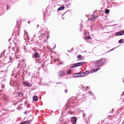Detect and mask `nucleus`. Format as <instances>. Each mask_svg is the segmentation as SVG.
<instances>
[{
  "instance_id": "obj_1",
  "label": "nucleus",
  "mask_w": 124,
  "mask_h": 124,
  "mask_svg": "<svg viewBox=\"0 0 124 124\" xmlns=\"http://www.w3.org/2000/svg\"><path fill=\"white\" fill-rule=\"evenodd\" d=\"M106 62L105 58L101 59L96 61L94 64L95 66L96 67L101 66L104 64Z\"/></svg>"
},
{
  "instance_id": "obj_2",
  "label": "nucleus",
  "mask_w": 124,
  "mask_h": 124,
  "mask_svg": "<svg viewBox=\"0 0 124 124\" xmlns=\"http://www.w3.org/2000/svg\"><path fill=\"white\" fill-rule=\"evenodd\" d=\"M86 62H83L73 64L71 66H70V67L71 68H72L75 67H76L78 66H81L84 64Z\"/></svg>"
},
{
  "instance_id": "obj_3",
  "label": "nucleus",
  "mask_w": 124,
  "mask_h": 124,
  "mask_svg": "<svg viewBox=\"0 0 124 124\" xmlns=\"http://www.w3.org/2000/svg\"><path fill=\"white\" fill-rule=\"evenodd\" d=\"M124 34V31L117 32L116 33L115 35L116 36L121 35Z\"/></svg>"
},
{
  "instance_id": "obj_4",
  "label": "nucleus",
  "mask_w": 124,
  "mask_h": 124,
  "mask_svg": "<svg viewBox=\"0 0 124 124\" xmlns=\"http://www.w3.org/2000/svg\"><path fill=\"white\" fill-rule=\"evenodd\" d=\"M71 119L72 124H76L77 121V118L74 117H71Z\"/></svg>"
},
{
  "instance_id": "obj_5",
  "label": "nucleus",
  "mask_w": 124,
  "mask_h": 124,
  "mask_svg": "<svg viewBox=\"0 0 124 124\" xmlns=\"http://www.w3.org/2000/svg\"><path fill=\"white\" fill-rule=\"evenodd\" d=\"M34 57L35 58H38L40 57V54L37 52L34 53Z\"/></svg>"
},
{
  "instance_id": "obj_6",
  "label": "nucleus",
  "mask_w": 124,
  "mask_h": 124,
  "mask_svg": "<svg viewBox=\"0 0 124 124\" xmlns=\"http://www.w3.org/2000/svg\"><path fill=\"white\" fill-rule=\"evenodd\" d=\"M65 74L64 71H59V76L60 77H62Z\"/></svg>"
},
{
  "instance_id": "obj_7",
  "label": "nucleus",
  "mask_w": 124,
  "mask_h": 124,
  "mask_svg": "<svg viewBox=\"0 0 124 124\" xmlns=\"http://www.w3.org/2000/svg\"><path fill=\"white\" fill-rule=\"evenodd\" d=\"M23 84L24 85L28 87H30V86H31V85L27 82H24Z\"/></svg>"
},
{
  "instance_id": "obj_8",
  "label": "nucleus",
  "mask_w": 124,
  "mask_h": 124,
  "mask_svg": "<svg viewBox=\"0 0 124 124\" xmlns=\"http://www.w3.org/2000/svg\"><path fill=\"white\" fill-rule=\"evenodd\" d=\"M38 100V98L36 96H34L33 97V100L34 101H37Z\"/></svg>"
},
{
  "instance_id": "obj_9",
  "label": "nucleus",
  "mask_w": 124,
  "mask_h": 124,
  "mask_svg": "<svg viewBox=\"0 0 124 124\" xmlns=\"http://www.w3.org/2000/svg\"><path fill=\"white\" fill-rule=\"evenodd\" d=\"M64 6L60 7L58 9L57 11H61L62 10H63L64 9Z\"/></svg>"
},
{
  "instance_id": "obj_10",
  "label": "nucleus",
  "mask_w": 124,
  "mask_h": 124,
  "mask_svg": "<svg viewBox=\"0 0 124 124\" xmlns=\"http://www.w3.org/2000/svg\"><path fill=\"white\" fill-rule=\"evenodd\" d=\"M29 121H26L23 122H22L20 124H29Z\"/></svg>"
},
{
  "instance_id": "obj_11",
  "label": "nucleus",
  "mask_w": 124,
  "mask_h": 124,
  "mask_svg": "<svg viewBox=\"0 0 124 124\" xmlns=\"http://www.w3.org/2000/svg\"><path fill=\"white\" fill-rule=\"evenodd\" d=\"M97 17L98 16H93L92 18L90 19V20H94L97 18Z\"/></svg>"
},
{
  "instance_id": "obj_12",
  "label": "nucleus",
  "mask_w": 124,
  "mask_h": 124,
  "mask_svg": "<svg viewBox=\"0 0 124 124\" xmlns=\"http://www.w3.org/2000/svg\"><path fill=\"white\" fill-rule=\"evenodd\" d=\"M124 43V40L122 39H120L119 41V43L120 44H122Z\"/></svg>"
},
{
  "instance_id": "obj_13",
  "label": "nucleus",
  "mask_w": 124,
  "mask_h": 124,
  "mask_svg": "<svg viewBox=\"0 0 124 124\" xmlns=\"http://www.w3.org/2000/svg\"><path fill=\"white\" fill-rule=\"evenodd\" d=\"M78 73H76L73 74V77H78Z\"/></svg>"
},
{
  "instance_id": "obj_14",
  "label": "nucleus",
  "mask_w": 124,
  "mask_h": 124,
  "mask_svg": "<svg viewBox=\"0 0 124 124\" xmlns=\"http://www.w3.org/2000/svg\"><path fill=\"white\" fill-rule=\"evenodd\" d=\"M5 81H2L1 82V84H2V85L1 86V87L2 88H4V83Z\"/></svg>"
},
{
  "instance_id": "obj_15",
  "label": "nucleus",
  "mask_w": 124,
  "mask_h": 124,
  "mask_svg": "<svg viewBox=\"0 0 124 124\" xmlns=\"http://www.w3.org/2000/svg\"><path fill=\"white\" fill-rule=\"evenodd\" d=\"M84 39H91V38L90 36H88V37H86L84 38Z\"/></svg>"
},
{
  "instance_id": "obj_16",
  "label": "nucleus",
  "mask_w": 124,
  "mask_h": 124,
  "mask_svg": "<svg viewBox=\"0 0 124 124\" xmlns=\"http://www.w3.org/2000/svg\"><path fill=\"white\" fill-rule=\"evenodd\" d=\"M71 72V70H68L67 72V74H70Z\"/></svg>"
},
{
  "instance_id": "obj_17",
  "label": "nucleus",
  "mask_w": 124,
  "mask_h": 124,
  "mask_svg": "<svg viewBox=\"0 0 124 124\" xmlns=\"http://www.w3.org/2000/svg\"><path fill=\"white\" fill-rule=\"evenodd\" d=\"M105 13L106 14H108L109 13V11L108 9H106L105 10Z\"/></svg>"
},
{
  "instance_id": "obj_18",
  "label": "nucleus",
  "mask_w": 124,
  "mask_h": 124,
  "mask_svg": "<svg viewBox=\"0 0 124 124\" xmlns=\"http://www.w3.org/2000/svg\"><path fill=\"white\" fill-rule=\"evenodd\" d=\"M18 95L20 97H21L23 96L22 93H19L18 94Z\"/></svg>"
},
{
  "instance_id": "obj_19",
  "label": "nucleus",
  "mask_w": 124,
  "mask_h": 124,
  "mask_svg": "<svg viewBox=\"0 0 124 124\" xmlns=\"http://www.w3.org/2000/svg\"><path fill=\"white\" fill-rule=\"evenodd\" d=\"M81 75L82 77L85 76L84 72L81 73Z\"/></svg>"
},
{
  "instance_id": "obj_20",
  "label": "nucleus",
  "mask_w": 124,
  "mask_h": 124,
  "mask_svg": "<svg viewBox=\"0 0 124 124\" xmlns=\"http://www.w3.org/2000/svg\"><path fill=\"white\" fill-rule=\"evenodd\" d=\"M101 69L100 67H99L97 68L94 69V70H95V71H97L98 70H99Z\"/></svg>"
},
{
  "instance_id": "obj_21",
  "label": "nucleus",
  "mask_w": 124,
  "mask_h": 124,
  "mask_svg": "<svg viewBox=\"0 0 124 124\" xmlns=\"http://www.w3.org/2000/svg\"><path fill=\"white\" fill-rule=\"evenodd\" d=\"M78 77H82L81 75V73H78Z\"/></svg>"
},
{
  "instance_id": "obj_22",
  "label": "nucleus",
  "mask_w": 124,
  "mask_h": 124,
  "mask_svg": "<svg viewBox=\"0 0 124 124\" xmlns=\"http://www.w3.org/2000/svg\"><path fill=\"white\" fill-rule=\"evenodd\" d=\"M85 74V76H86V75H87V74H88L89 73V72L88 71H85V72H84Z\"/></svg>"
},
{
  "instance_id": "obj_23",
  "label": "nucleus",
  "mask_w": 124,
  "mask_h": 124,
  "mask_svg": "<svg viewBox=\"0 0 124 124\" xmlns=\"http://www.w3.org/2000/svg\"><path fill=\"white\" fill-rule=\"evenodd\" d=\"M95 70H94V69L92 70L90 72H91V73H93L94 72H95Z\"/></svg>"
},
{
  "instance_id": "obj_24",
  "label": "nucleus",
  "mask_w": 124,
  "mask_h": 124,
  "mask_svg": "<svg viewBox=\"0 0 124 124\" xmlns=\"http://www.w3.org/2000/svg\"><path fill=\"white\" fill-rule=\"evenodd\" d=\"M81 57H82L81 55H78V58H81Z\"/></svg>"
},
{
  "instance_id": "obj_25",
  "label": "nucleus",
  "mask_w": 124,
  "mask_h": 124,
  "mask_svg": "<svg viewBox=\"0 0 124 124\" xmlns=\"http://www.w3.org/2000/svg\"><path fill=\"white\" fill-rule=\"evenodd\" d=\"M88 93H89L90 95H93V94L92 93H91V92H89Z\"/></svg>"
},
{
  "instance_id": "obj_26",
  "label": "nucleus",
  "mask_w": 124,
  "mask_h": 124,
  "mask_svg": "<svg viewBox=\"0 0 124 124\" xmlns=\"http://www.w3.org/2000/svg\"><path fill=\"white\" fill-rule=\"evenodd\" d=\"M9 7V6H8V5L7 6V10H8Z\"/></svg>"
},
{
  "instance_id": "obj_27",
  "label": "nucleus",
  "mask_w": 124,
  "mask_h": 124,
  "mask_svg": "<svg viewBox=\"0 0 124 124\" xmlns=\"http://www.w3.org/2000/svg\"><path fill=\"white\" fill-rule=\"evenodd\" d=\"M80 26L81 28H82L83 27L82 25L81 24L80 25Z\"/></svg>"
},
{
  "instance_id": "obj_28",
  "label": "nucleus",
  "mask_w": 124,
  "mask_h": 124,
  "mask_svg": "<svg viewBox=\"0 0 124 124\" xmlns=\"http://www.w3.org/2000/svg\"><path fill=\"white\" fill-rule=\"evenodd\" d=\"M56 46L55 45L54 46L53 48H55L56 47Z\"/></svg>"
},
{
  "instance_id": "obj_29",
  "label": "nucleus",
  "mask_w": 124,
  "mask_h": 124,
  "mask_svg": "<svg viewBox=\"0 0 124 124\" xmlns=\"http://www.w3.org/2000/svg\"><path fill=\"white\" fill-rule=\"evenodd\" d=\"M67 90H65V93H67Z\"/></svg>"
},
{
  "instance_id": "obj_30",
  "label": "nucleus",
  "mask_w": 124,
  "mask_h": 124,
  "mask_svg": "<svg viewBox=\"0 0 124 124\" xmlns=\"http://www.w3.org/2000/svg\"><path fill=\"white\" fill-rule=\"evenodd\" d=\"M28 23H30V21H28Z\"/></svg>"
},
{
  "instance_id": "obj_31",
  "label": "nucleus",
  "mask_w": 124,
  "mask_h": 124,
  "mask_svg": "<svg viewBox=\"0 0 124 124\" xmlns=\"http://www.w3.org/2000/svg\"><path fill=\"white\" fill-rule=\"evenodd\" d=\"M7 100V99H6V98H5V99H4V101H5L6 100Z\"/></svg>"
},
{
  "instance_id": "obj_32",
  "label": "nucleus",
  "mask_w": 124,
  "mask_h": 124,
  "mask_svg": "<svg viewBox=\"0 0 124 124\" xmlns=\"http://www.w3.org/2000/svg\"><path fill=\"white\" fill-rule=\"evenodd\" d=\"M27 113V112L26 111H25L24 112V114H25L26 113Z\"/></svg>"
},
{
  "instance_id": "obj_33",
  "label": "nucleus",
  "mask_w": 124,
  "mask_h": 124,
  "mask_svg": "<svg viewBox=\"0 0 124 124\" xmlns=\"http://www.w3.org/2000/svg\"><path fill=\"white\" fill-rule=\"evenodd\" d=\"M49 38V35L47 37V39H48Z\"/></svg>"
},
{
  "instance_id": "obj_34",
  "label": "nucleus",
  "mask_w": 124,
  "mask_h": 124,
  "mask_svg": "<svg viewBox=\"0 0 124 124\" xmlns=\"http://www.w3.org/2000/svg\"><path fill=\"white\" fill-rule=\"evenodd\" d=\"M85 116V115L83 114V117H84V118H84Z\"/></svg>"
},
{
  "instance_id": "obj_35",
  "label": "nucleus",
  "mask_w": 124,
  "mask_h": 124,
  "mask_svg": "<svg viewBox=\"0 0 124 124\" xmlns=\"http://www.w3.org/2000/svg\"><path fill=\"white\" fill-rule=\"evenodd\" d=\"M3 72V71H0V74Z\"/></svg>"
},
{
  "instance_id": "obj_36",
  "label": "nucleus",
  "mask_w": 124,
  "mask_h": 124,
  "mask_svg": "<svg viewBox=\"0 0 124 124\" xmlns=\"http://www.w3.org/2000/svg\"><path fill=\"white\" fill-rule=\"evenodd\" d=\"M116 25V24H115V25H112V26H115V25Z\"/></svg>"
},
{
  "instance_id": "obj_37",
  "label": "nucleus",
  "mask_w": 124,
  "mask_h": 124,
  "mask_svg": "<svg viewBox=\"0 0 124 124\" xmlns=\"http://www.w3.org/2000/svg\"><path fill=\"white\" fill-rule=\"evenodd\" d=\"M47 33L48 34H49V32H47Z\"/></svg>"
},
{
  "instance_id": "obj_38",
  "label": "nucleus",
  "mask_w": 124,
  "mask_h": 124,
  "mask_svg": "<svg viewBox=\"0 0 124 124\" xmlns=\"http://www.w3.org/2000/svg\"><path fill=\"white\" fill-rule=\"evenodd\" d=\"M62 64V63H60V64Z\"/></svg>"
},
{
  "instance_id": "obj_39",
  "label": "nucleus",
  "mask_w": 124,
  "mask_h": 124,
  "mask_svg": "<svg viewBox=\"0 0 124 124\" xmlns=\"http://www.w3.org/2000/svg\"><path fill=\"white\" fill-rule=\"evenodd\" d=\"M57 61H59V59H57Z\"/></svg>"
},
{
  "instance_id": "obj_40",
  "label": "nucleus",
  "mask_w": 124,
  "mask_h": 124,
  "mask_svg": "<svg viewBox=\"0 0 124 124\" xmlns=\"http://www.w3.org/2000/svg\"><path fill=\"white\" fill-rule=\"evenodd\" d=\"M123 83H124V80H123Z\"/></svg>"
},
{
  "instance_id": "obj_41",
  "label": "nucleus",
  "mask_w": 124,
  "mask_h": 124,
  "mask_svg": "<svg viewBox=\"0 0 124 124\" xmlns=\"http://www.w3.org/2000/svg\"><path fill=\"white\" fill-rule=\"evenodd\" d=\"M113 50V49H112V50ZM111 50H110V51H111Z\"/></svg>"
},
{
  "instance_id": "obj_42",
  "label": "nucleus",
  "mask_w": 124,
  "mask_h": 124,
  "mask_svg": "<svg viewBox=\"0 0 124 124\" xmlns=\"http://www.w3.org/2000/svg\"><path fill=\"white\" fill-rule=\"evenodd\" d=\"M19 64H18V66H19Z\"/></svg>"
},
{
  "instance_id": "obj_43",
  "label": "nucleus",
  "mask_w": 124,
  "mask_h": 124,
  "mask_svg": "<svg viewBox=\"0 0 124 124\" xmlns=\"http://www.w3.org/2000/svg\"><path fill=\"white\" fill-rule=\"evenodd\" d=\"M68 52H70V51L69 50H68Z\"/></svg>"
},
{
  "instance_id": "obj_44",
  "label": "nucleus",
  "mask_w": 124,
  "mask_h": 124,
  "mask_svg": "<svg viewBox=\"0 0 124 124\" xmlns=\"http://www.w3.org/2000/svg\"><path fill=\"white\" fill-rule=\"evenodd\" d=\"M87 88H88V87H87Z\"/></svg>"
},
{
  "instance_id": "obj_45",
  "label": "nucleus",
  "mask_w": 124,
  "mask_h": 124,
  "mask_svg": "<svg viewBox=\"0 0 124 124\" xmlns=\"http://www.w3.org/2000/svg\"><path fill=\"white\" fill-rule=\"evenodd\" d=\"M28 74H30L29 73Z\"/></svg>"
},
{
  "instance_id": "obj_46",
  "label": "nucleus",
  "mask_w": 124,
  "mask_h": 124,
  "mask_svg": "<svg viewBox=\"0 0 124 124\" xmlns=\"http://www.w3.org/2000/svg\"><path fill=\"white\" fill-rule=\"evenodd\" d=\"M28 74H30L29 73Z\"/></svg>"
}]
</instances>
